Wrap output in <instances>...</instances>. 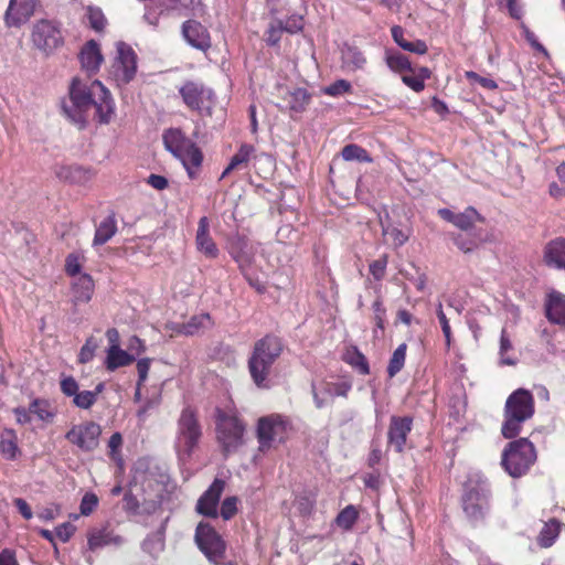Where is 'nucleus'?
I'll use <instances>...</instances> for the list:
<instances>
[{"label":"nucleus","mask_w":565,"mask_h":565,"mask_svg":"<svg viewBox=\"0 0 565 565\" xmlns=\"http://www.w3.org/2000/svg\"><path fill=\"white\" fill-rule=\"evenodd\" d=\"M70 102L62 109L73 122L84 126L93 113L100 124H108L115 114V102L102 82L74 78L70 86Z\"/></svg>","instance_id":"obj_1"},{"label":"nucleus","mask_w":565,"mask_h":565,"mask_svg":"<svg viewBox=\"0 0 565 565\" xmlns=\"http://www.w3.org/2000/svg\"><path fill=\"white\" fill-rule=\"evenodd\" d=\"M282 352V343L275 335H266L258 340L248 360V370L258 387H267V379L275 361Z\"/></svg>","instance_id":"obj_2"},{"label":"nucleus","mask_w":565,"mask_h":565,"mask_svg":"<svg viewBox=\"0 0 565 565\" xmlns=\"http://www.w3.org/2000/svg\"><path fill=\"white\" fill-rule=\"evenodd\" d=\"M162 140L164 148L182 162L189 178L195 179L203 161V153L196 145L179 128L167 129Z\"/></svg>","instance_id":"obj_3"},{"label":"nucleus","mask_w":565,"mask_h":565,"mask_svg":"<svg viewBox=\"0 0 565 565\" xmlns=\"http://www.w3.org/2000/svg\"><path fill=\"white\" fill-rule=\"evenodd\" d=\"M534 414V397L524 388L514 391L507 399L504 407V422L501 433L508 438H514L521 431L522 424Z\"/></svg>","instance_id":"obj_4"},{"label":"nucleus","mask_w":565,"mask_h":565,"mask_svg":"<svg viewBox=\"0 0 565 565\" xmlns=\"http://www.w3.org/2000/svg\"><path fill=\"white\" fill-rule=\"evenodd\" d=\"M536 460V452L533 444L526 438L511 441L502 454L501 465L513 478L526 473Z\"/></svg>","instance_id":"obj_5"},{"label":"nucleus","mask_w":565,"mask_h":565,"mask_svg":"<svg viewBox=\"0 0 565 565\" xmlns=\"http://www.w3.org/2000/svg\"><path fill=\"white\" fill-rule=\"evenodd\" d=\"M245 427L234 412L217 409L216 412V439L227 456L243 445Z\"/></svg>","instance_id":"obj_6"},{"label":"nucleus","mask_w":565,"mask_h":565,"mask_svg":"<svg viewBox=\"0 0 565 565\" xmlns=\"http://www.w3.org/2000/svg\"><path fill=\"white\" fill-rule=\"evenodd\" d=\"M202 437V427L195 412L185 407L178 420L175 449L181 458L191 457Z\"/></svg>","instance_id":"obj_7"},{"label":"nucleus","mask_w":565,"mask_h":565,"mask_svg":"<svg viewBox=\"0 0 565 565\" xmlns=\"http://www.w3.org/2000/svg\"><path fill=\"white\" fill-rule=\"evenodd\" d=\"M179 94L184 105L203 115H211L216 97L212 88L202 82L186 81L179 87Z\"/></svg>","instance_id":"obj_8"},{"label":"nucleus","mask_w":565,"mask_h":565,"mask_svg":"<svg viewBox=\"0 0 565 565\" xmlns=\"http://www.w3.org/2000/svg\"><path fill=\"white\" fill-rule=\"evenodd\" d=\"M289 422L281 415L275 414L262 417L257 425L259 450L267 451L287 438Z\"/></svg>","instance_id":"obj_9"},{"label":"nucleus","mask_w":565,"mask_h":565,"mask_svg":"<svg viewBox=\"0 0 565 565\" xmlns=\"http://www.w3.org/2000/svg\"><path fill=\"white\" fill-rule=\"evenodd\" d=\"M102 427L99 424L87 420L73 425L65 434L68 443L84 452H92L99 446Z\"/></svg>","instance_id":"obj_10"},{"label":"nucleus","mask_w":565,"mask_h":565,"mask_svg":"<svg viewBox=\"0 0 565 565\" xmlns=\"http://www.w3.org/2000/svg\"><path fill=\"white\" fill-rule=\"evenodd\" d=\"M195 542L210 562L217 564L223 559L225 543L209 523H199L195 530Z\"/></svg>","instance_id":"obj_11"},{"label":"nucleus","mask_w":565,"mask_h":565,"mask_svg":"<svg viewBox=\"0 0 565 565\" xmlns=\"http://www.w3.org/2000/svg\"><path fill=\"white\" fill-rule=\"evenodd\" d=\"M137 72V55L134 50L126 45L125 43H120L117 46V57L115 58L110 75L114 79L121 84H128Z\"/></svg>","instance_id":"obj_12"},{"label":"nucleus","mask_w":565,"mask_h":565,"mask_svg":"<svg viewBox=\"0 0 565 565\" xmlns=\"http://www.w3.org/2000/svg\"><path fill=\"white\" fill-rule=\"evenodd\" d=\"M62 41L61 31L55 23L41 20L33 26L32 42L39 50L51 52L58 47Z\"/></svg>","instance_id":"obj_13"},{"label":"nucleus","mask_w":565,"mask_h":565,"mask_svg":"<svg viewBox=\"0 0 565 565\" xmlns=\"http://www.w3.org/2000/svg\"><path fill=\"white\" fill-rule=\"evenodd\" d=\"M39 0H10L4 13V23L8 28H19L26 23L34 14Z\"/></svg>","instance_id":"obj_14"},{"label":"nucleus","mask_w":565,"mask_h":565,"mask_svg":"<svg viewBox=\"0 0 565 565\" xmlns=\"http://www.w3.org/2000/svg\"><path fill=\"white\" fill-rule=\"evenodd\" d=\"M462 507L468 518L475 521L482 519L484 511L489 508L487 492L478 488L466 490L462 497Z\"/></svg>","instance_id":"obj_15"},{"label":"nucleus","mask_w":565,"mask_h":565,"mask_svg":"<svg viewBox=\"0 0 565 565\" xmlns=\"http://www.w3.org/2000/svg\"><path fill=\"white\" fill-rule=\"evenodd\" d=\"M225 488V481L215 479L209 489L200 497L196 510L200 514L210 518L217 516V504Z\"/></svg>","instance_id":"obj_16"},{"label":"nucleus","mask_w":565,"mask_h":565,"mask_svg":"<svg viewBox=\"0 0 565 565\" xmlns=\"http://www.w3.org/2000/svg\"><path fill=\"white\" fill-rule=\"evenodd\" d=\"M413 419L408 416H392L387 431L388 444L395 448L397 452L404 450L407 436L412 430Z\"/></svg>","instance_id":"obj_17"},{"label":"nucleus","mask_w":565,"mask_h":565,"mask_svg":"<svg viewBox=\"0 0 565 565\" xmlns=\"http://www.w3.org/2000/svg\"><path fill=\"white\" fill-rule=\"evenodd\" d=\"M228 253L238 264L241 270H245L254 260L255 249L248 239L241 235H235L228 242Z\"/></svg>","instance_id":"obj_18"},{"label":"nucleus","mask_w":565,"mask_h":565,"mask_svg":"<svg viewBox=\"0 0 565 565\" xmlns=\"http://www.w3.org/2000/svg\"><path fill=\"white\" fill-rule=\"evenodd\" d=\"M182 34L185 41L198 50L205 51L211 46L207 30L195 20H188L182 24Z\"/></svg>","instance_id":"obj_19"},{"label":"nucleus","mask_w":565,"mask_h":565,"mask_svg":"<svg viewBox=\"0 0 565 565\" xmlns=\"http://www.w3.org/2000/svg\"><path fill=\"white\" fill-rule=\"evenodd\" d=\"M195 244L198 250L206 258L214 259L218 256V248L210 235V223L206 216L199 220Z\"/></svg>","instance_id":"obj_20"},{"label":"nucleus","mask_w":565,"mask_h":565,"mask_svg":"<svg viewBox=\"0 0 565 565\" xmlns=\"http://www.w3.org/2000/svg\"><path fill=\"white\" fill-rule=\"evenodd\" d=\"M125 539L106 526L100 529H92L87 534V546L90 551L105 547L107 545L120 546Z\"/></svg>","instance_id":"obj_21"},{"label":"nucleus","mask_w":565,"mask_h":565,"mask_svg":"<svg viewBox=\"0 0 565 565\" xmlns=\"http://www.w3.org/2000/svg\"><path fill=\"white\" fill-rule=\"evenodd\" d=\"M79 60L83 70L88 74H96L98 72L104 57L96 41L90 40L83 46L79 53Z\"/></svg>","instance_id":"obj_22"},{"label":"nucleus","mask_w":565,"mask_h":565,"mask_svg":"<svg viewBox=\"0 0 565 565\" xmlns=\"http://www.w3.org/2000/svg\"><path fill=\"white\" fill-rule=\"evenodd\" d=\"M544 262L547 266L565 270V238L548 242L544 248Z\"/></svg>","instance_id":"obj_23"},{"label":"nucleus","mask_w":565,"mask_h":565,"mask_svg":"<svg viewBox=\"0 0 565 565\" xmlns=\"http://www.w3.org/2000/svg\"><path fill=\"white\" fill-rule=\"evenodd\" d=\"M210 316L207 313H201L193 316L188 322L172 323L169 329L178 334L193 335L200 329L205 328L210 323Z\"/></svg>","instance_id":"obj_24"},{"label":"nucleus","mask_w":565,"mask_h":565,"mask_svg":"<svg viewBox=\"0 0 565 565\" xmlns=\"http://www.w3.org/2000/svg\"><path fill=\"white\" fill-rule=\"evenodd\" d=\"M546 317L551 322L565 323V300L559 292H552L546 302Z\"/></svg>","instance_id":"obj_25"},{"label":"nucleus","mask_w":565,"mask_h":565,"mask_svg":"<svg viewBox=\"0 0 565 565\" xmlns=\"http://www.w3.org/2000/svg\"><path fill=\"white\" fill-rule=\"evenodd\" d=\"M94 292V281L87 274L78 275L73 281V298L76 303L88 302Z\"/></svg>","instance_id":"obj_26"},{"label":"nucleus","mask_w":565,"mask_h":565,"mask_svg":"<svg viewBox=\"0 0 565 565\" xmlns=\"http://www.w3.org/2000/svg\"><path fill=\"white\" fill-rule=\"evenodd\" d=\"M0 454L7 460H14L19 454L18 437L13 429H4L0 435Z\"/></svg>","instance_id":"obj_27"},{"label":"nucleus","mask_w":565,"mask_h":565,"mask_svg":"<svg viewBox=\"0 0 565 565\" xmlns=\"http://www.w3.org/2000/svg\"><path fill=\"white\" fill-rule=\"evenodd\" d=\"M135 356L122 349H107L105 365L108 371L131 364Z\"/></svg>","instance_id":"obj_28"},{"label":"nucleus","mask_w":565,"mask_h":565,"mask_svg":"<svg viewBox=\"0 0 565 565\" xmlns=\"http://www.w3.org/2000/svg\"><path fill=\"white\" fill-rule=\"evenodd\" d=\"M117 232V224L114 215L107 216L97 226L93 245H104L107 243Z\"/></svg>","instance_id":"obj_29"},{"label":"nucleus","mask_w":565,"mask_h":565,"mask_svg":"<svg viewBox=\"0 0 565 565\" xmlns=\"http://www.w3.org/2000/svg\"><path fill=\"white\" fill-rule=\"evenodd\" d=\"M254 152V146L247 143L242 145L238 151L232 157L228 166L223 171L221 179L228 175L233 170L246 166Z\"/></svg>","instance_id":"obj_30"},{"label":"nucleus","mask_w":565,"mask_h":565,"mask_svg":"<svg viewBox=\"0 0 565 565\" xmlns=\"http://www.w3.org/2000/svg\"><path fill=\"white\" fill-rule=\"evenodd\" d=\"M343 65L350 71L362 70L366 64V58L356 47L348 46L342 51Z\"/></svg>","instance_id":"obj_31"},{"label":"nucleus","mask_w":565,"mask_h":565,"mask_svg":"<svg viewBox=\"0 0 565 565\" xmlns=\"http://www.w3.org/2000/svg\"><path fill=\"white\" fill-rule=\"evenodd\" d=\"M344 361L363 375L370 373V366L365 355L355 347L347 350L344 354Z\"/></svg>","instance_id":"obj_32"},{"label":"nucleus","mask_w":565,"mask_h":565,"mask_svg":"<svg viewBox=\"0 0 565 565\" xmlns=\"http://www.w3.org/2000/svg\"><path fill=\"white\" fill-rule=\"evenodd\" d=\"M561 523L556 519H551L544 524L539 535V544L542 547H550L559 534Z\"/></svg>","instance_id":"obj_33"},{"label":"nucleus","mask_w":565,"mask_h":565,"mask_svg":"<svg viewBox=\"0 0 565 565\" xmlns=\"http://www.w3.org/2000/svg\"><path fill=\"white\" fill-rule=\"evenodd\" d=\"M286 99L291 110L300 113L305 110L306 106L308 105L310 95L305 88H296L287 94Z\"/></svg>","instance_id":"obj_34"},{"label":"nucleus","mask_w":565,"mask_h":565,"mask_svg":"<svg viewBox=\"0 0 565 565\" xmlns=\"http://www.w3.org/2000/svg\"><path fill=\"white\" fill-rule=\"evenodd\" d=\"M478 221H482L480 214L473 207H467L463 212L457 213L454 225L462 231H469Z\"/></svg>","instance_id":"obj_35"},{"label":"nucleus","mask_w":565,"mask_h":565,"mask_svg":"<svg viewBox=\"0 0 565 565\" xmlns=\"http://www.w3.org/2000/svg\"><path fill=\"white\" fill-rule=\"evenodd\" d=\"M406 344L402 343L393 352L387 366L390 377H394L403 369L406 359Z\"/></svg>","instance_id":"obj_36"},{"label":"nucleus","mask_w":565,"mask_h":565,"mask_svg":"<svg viewBox=\"0 0 565 565\" xmlns=\"http://www.w3.org/2000/svg\"><path fill=\"white\" fill-rule=\"evenodd\" d=\"M341 153L345 161L372 162L367 151L354 143L347 145Z\"/></svg>","instance_id":"obj_37"},{"label":"nucleus","mask_w":565,"mask_h":565,"mask_svg":"<svg viewBox=\"0 0 565 565\" xmlns=\"http://www.w3.org/2000/svg\"><path fill=\"white\" fill-rule=\"evenodd\" d=\"M29 411L43 422H49L54 417L50 403L42 398L33 399L29 406Z\"/></svg>","instance_id":"obj_38"},{"label":"nucleus","mask_w":565,"mask_h":565,"mask_svg":"<svg viewBox=\"0 0 565 565\" xmlns=\"http://www.w3.org/2000/svg\"><path fill=\"white\" fill-rule=\"evenodd\" d=\"M385 61L393 72H404L412 68L408 57L398 52H386Z\"/></svg>","instance_id":"obj_39"},{"label":"nucleus","mask_w":565,"mask_h":565,"mask_svg":"<svg viewBox=\"0 0 565 565\" xmlns=\"http://www.w3.org/2000/svg\"><path fill=\"white\" fill-rule=\"evenodd\" d=\"M382 232L383 235L387 237L388 241L395 247L403 246L409 238V232L402 231L395 226L385 225L382 223Z\"/></svg>","instance_id":"obj_40"},{"label":"nucleus","mask_w":565,"mask_h":565,"mask_svg":"<svg viewBox=\"0 0 565 565\" xmlns=\"http://www.w3.org/2000/svg\"><path fill=\"white\" fill-rule=\"evenodd\" d=\"M512 349H513V345H512L511 337L508 333L507 329L503 328L501 330L500 349H499L500 360H501L502 364H505V365H514L515 364V360L508 355V352L511 351Z\"/></svg>","instance_id":"obj_41"},{"label":"nucleus","mask_w":565,"mask_h":565,"mask_svg":"<svg viewBox=\"0 0 565 565\" xmlns=\"http://www.w3.org/2000/svg\"><path fill=\"white\" fill-rule=\"evenodd\" d=\"M57 177L70 182H79L87 178L88 171L82 167H61Z\"/></svg>","instance_id":"obj_42"},{"label":"nucleus","mask_w":565,"mask_h":565,"mask_svg":"<svg viewBox=\"0 0 565 565\" xmlns=\"http://www.w3.org/2000/svg\"><path fill=\"white\" fill-rule=\"evenodd\" d=\"M358 520V512L353 505L344 508L337 516L335 523L344 530H350Z\"/></svg>","instance_id":"obj_43"},{"label":"nucleus","mask_w":565,"mask_h":565,"mask_svg":"<svg viewBox=\"0 0 565 565\" xmlns=\"http://www.w3.org/2000/svg\"><path fill=\"white\" fill-rule=\"evenodd\" d=\"M282 20H274L265 32V41L269 46H277L281 40Z\"/></svg>","instance_id":"obj_44"},{"label":"nucleus","mask_w":565,"mask_h":565,"mask_svg":"<svg viewBox=\"0 0 565 565\" xmlns=\"http://www.w3.org/2000/svg\"><path fill=\"white\" fill-rule=\"evenodd\" d=\"M87 19L90 28L95 31L100 32L104 30L106 25V18L99 8L88 7Z\"/></svg>","instance_id":"obj_45"},{"label":"nucleus","mask_w":565,"mask_h":565,"mask_svg":"<svg viewBox=\"0 0 565 565\" xmlns=\"http://www.w3.org/2000/svg\"><path fill=\"white\" fill-rule=\"evenodd\" d=\"M195 0H164L163 7L168 11H175L179 14H188L193 9Z\"/></svg>","instance_id":"obj_46"},{"label":"nucleus","mask_w":565,"mask_h":565,"mask_svg":"<svg viewBox=\"0 0 565 565\" xmlns=\"http://www.w3.org/2000/svg\"><path fill=\"white\" fill-rule=\"evenodd\" d=\"M352 85L347 79H338L334 83L323 88V93L329 96H341L347 93H351Z\"/></svg>","instance_id":"obj_47"},{"label":"nucleus","mask_w":565,"mask_h":565,"mask_svg":"<svg viewBox=\"0 0 565 565\" xmlns=\"http://www.w3.org/2000/svg\"><path fill=\"white\" fill-rule=\"evenodd\" d=\"M436 315H437V318H438V320L440 322V326H441V330H443V333H444V337H445V341H446V347H447V349H449L450 345H451V341H452L451 328H450V324H449V320H448V318L446 317V315H445V312L443 310L441 302H438V305H437Z\"/></svg>","instance_id":"obj_48"},{"label":"nucleus","mask_w":565,"mask_h":565,"mask_svg":"<svg viewBox=\"0 0 565 565\" xmlns=\"http://www.w3.org/2000/svg\"><path fill=\"white\" fill-rule=\"evenodd\" d=\"M387 263L388 256L384 254L380 258L370 264V273L375 280L380 281L384 278Z\"/></svg>","instance_id":"obj_49"},{"label":"nucleus","mask_w":565,"mask_h":565,"mask_svg":"<svg viewBox=\"0 0 565 565\" xmlns=\"http://www.w3.org/2000/svg\"><path fill=\"white\" fill-rule=\"evenodd\" d=\"M96 401L97 399L95 398L94 393L90 391H78L77 394H75L73 397V404L82 409L90 408L96 403Z\"/></svg>","instance_id":"obj_50"},{"label":"nucleus","mask_w":565,"mask_h":565,"mask_svg":"<svg viewBox=\"0 0 565 565\" xmlns=\"http://www.w3.org/2000/svg\"><path fill=\"white\" fill-rule=\"evenodd\" d=\"M98 348V341L90 337L86 340L85 344L82 347L78 355L79 363L89 362L95 354L96 349Z\"/></svg>","instance_id":"obj_51"},{"label":"nucleus","mask_w":565,"mask_h":565,"mask_svg":"<svg viewBox=\"0 0 565 565\" xmlns=\"http://www.w3.org/2000/svg\"><path fill=\"white\" fill-rule=\"evenodd\" d=\"M98 505V498L93 492H86L82 498L79 511L82 515H89Z\"/></svg>","instance_id":"obj_52"},{"label":"nucleus","mask_w":565,"mask_h":565,"mask_svg":"<svg viewBox=\"0 0 565 565\" xmlns=\"http://www.w3.org/2000/svg\"><path fill=\"white\" fill-rule=\"evenodd\" d=\"M303 28V20L301 15H291L282 20V30L289 34L298 33Z\"/></svg>","instance_id":"obj_53"},{"label":"nucleus","mask_w":565,"mask_h":565,"mask_svg":"<svg viewBox=\"0 0 565 565\" xmlns=\"http://www.w3.org/2000/svg\"><path fill=\"white\" fill-rule=\"evenodd\" d=\"M351 390V384L348 382H341L335 384H326V394L329 397L342 396L345 397Z\"/></svg>","instance_id":"obj_54"},{"label":"nucleus","mask_w":565,"mask_h":565,"mask_svg":"<svg viewBox=\"0 0 565 565\" xmlns=\"http://www.w3.org/2000/svg\"><path fill=\"white\" fill-rule=\"evenodd\" d=\"M372 309H373V313H374V321H375L376 328L380 330H384L386 309L384 308L383 302L380 298H377L373 302Z\"/></svg>","instance_id":"obj_55"},{"label":"nucleus","mask_w":565,"mask_h":565,"mask_svg":"<svg viewBox=\"0 0 565 565\" xmlns=\"http://www.w3.org/2000/svg\"><path fill=\"white\" fill-rule=\"evenodd\" d=\"M237 512V498L227 497L221 507V515L224 520L232 519Z\"/></svg>","instance_id":"obj_56"},{"label":"nucleus","mask_w":565,"mask_h":565,"mask_svg":"<svg viewBox=\"0 0 565 565\" xmlns=\"http://www.w3.org/2000/svg\"><path fill=\"white\" fill-rule=\"evenodd\" d=\"M79 390L77 381L73 376H64L61 380V391L68 397H74Z\"/></svg>","instance_id":"obj_57"},{"label":"nucleus","mask_w":565,"mask_h":565,"mask_svg":"<svg viewBox=\"0 0 565 565\" xmlns=\"http://www.w3.org/2000/svg\"><path fill=\"white\" fill-rule=\"evenodd\" d=\"M452 241L463 253H470L477 247V242L475 239L466 238L461 234L452 236Z\"/></svg>","instance_id":"obj_58"},{"label":"nucleus","mask_w":565,"mask_h":565,"mask_svg":"<svg viewBox=\"0 0 565 565\" xmlns=\"http://www.w3.org/2000/svg\"><path fill=\"white\" fill-rule=\"evenodd\" d=\"M521 28L523 30V34H524L526 41L532 45V47L535 49L536 51L543 53L544 55H547L546 49L536 40L535 34L523 23H522Z\"/></svg>","instance_id":"obj_59"},{"label":"nucleus","mask_w":565,"mask_h":565,"mask_svg":"<svg viewBox=\"0 0 565 565\" xmlns=\"http://www.w3.org/2000/svg\"><path fill=\"white\" fill-rule=\"evenodd\" d=\"M75 532V526L72 523L65 522L58 525L55 530L56 536L62 542H67Z\"/></svg>","instance_id":"obj_60"},{"label":"nucleus","mask_w":565,"mask_h":565,"mask_svg":"<svg viewBox=\"0 0 565 565\" xmlns=\"http://www.w3.org/2000/svg\"><path fill=\"white\" fill-rule=\"evenodd\" d=\"M402 81L405 85L412 88L414 92L419 93L424 89L425 84L423 82V77H418L417 75H403Z\"/></svg>","instance_id":"obj_61"},{"label":"nucleus","mask_w":565,"mask_h":565,"mask_svg":"<svg viewBox=\"0 0 565 565\" xmlns=\"http://www.w3.org/2000/svg\"><path fill=\"white\" fill-rule=\"evenodd\" d=\"M467 77L469 79H472L476 83H479L482 87H484L487 89L498 88V84L493 79L488 78V77H482L475 72H467Z\"/></svg>","instance_id":"obj_62"},{"label":"nucleus","mask_w":565,"mask_h":565,"mask_svg":"<svg viewBox=\"0 0 565 565\" xmlns=\"http://www.w3.org/2000/svg\"><path fill=\"white\" fill-rule=\"evenodd\" d=\"M297 508L301 514H310L315 507V500L308 495L299 497L296 501Z\"/></svg>","instance_id":"obj_63"},{"label":"nucleus","mask_w":565,"mask_h":565,"mask_svg":"<svg viewBox=\"0 0 565 565\" xmlns=\"http://www.w3.org/2000/svg\"><path fill=\"white\" fill-rule=\"evenodd\" d=\"M65 269L70 276H77L79 274L81 265L76 255L71 254L67 256Z\"/></svg>","instance_id":"obj_64"}]
</instances>
